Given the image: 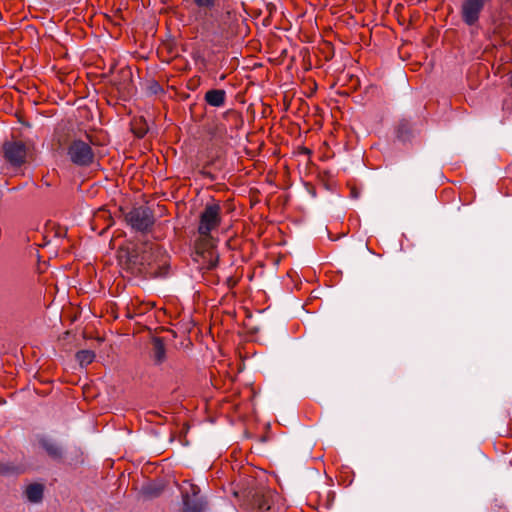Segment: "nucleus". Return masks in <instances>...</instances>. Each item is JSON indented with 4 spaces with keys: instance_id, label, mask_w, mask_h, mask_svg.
I'll use <instances>...</instances> for the list:
<instances>
[{
    "instance_id": "f257e3e1",
    "label": "nucleus",
    "mask_w": 512,
    "mask_h": 512,
    "mask_svg": "<svg viewBox=\"0 0 512 512\" xmlns=\"http://www.w3.org/2000/svg\"><path fill=\"white\" fill-rule=\"evenodd\" d=\"M164 258L162 249L148 242L144 243L142 247L126 252V264L130 269L155 277L166 275V260Z\"/></svg>"
},
{
    "instance_id": "f03ea898",
    "label": "nucleus",
    "mask_w": 512,
    "mask_h": 512,
    "mask_svg": "<svg viewBox=\"0 0 512 512\" xmlns=\"http://www.w3.org/2000/svg\"><path fill=\"white\" fill-rule=\"evenodd\" d=\"M54 140L58 148L66 150L67 158L78 167H89L95 161V153L91 146V139L86 140L73 137L70 130L65 126H59L54 133Z\"/></svg>"
},
{
    "instance_id": "7ed1b4c3",
    "label": "nucleus",
    "mask_w": 512,
    "mask_h": 512,
    "mask_svg": "<svg viewBox=\"0 0 512 512\" xmlns=\"http://www.w3.org/2000/svg\"><path fill=\"white\" fill-rule=\"evenodd\" d=\"M221 223V206L218 203L206 204L199 216L198 232L205 238L210 239V234Z\"/></svg>"
},
{
    "instance_id": "20e7f679",
    "label": "nucleus",
    "mask_w": 512,
    "mask_h": 512,
    "mask_svg": "<svg viewBox=\"0 0 512 512\" xmlns=\"http://www.w3.org/2000/svg\"><path fill=\"white\" fill-rule=\"evenodd\" d=\"M128 224L136 231L147 232L154 225L153 212L148 207H136L125 215Z\"/></svg>"
},
{
    "instance_id": "39448f33",
    "label": "nucleus",
    "mask_w": 512,
    "mask_h": 512,
    "mask_svg": "<svg viewBox=\"0 0 512 512\" xmlns=\"http://www.w3.org/2000/svg\"><path fill=\"white\" fill-rule=\"evenodd\" d=\"M187 486L181 488L183 512H203L206 501L199 496L200 488L192 483L186 482Z\"/></svg>"
},
{
    "instance_id": "423d86ee",
    "label": "nucleus",
    "mask_w": 512,
    "mask_h": 512,
    "mask_svg": "<svg viewBox=\"0 0 512 512\" xmlns=\"http://www.w3.org/2000/svg\"><path fill=\"white\" fill-rule=\"evenodd\" d=\"M490 0H463L460 6L462 21L470 27L476 26L484 7Z\"/></svg>"
},
{
    "instance_id": "0eeeda50",
    "label": "nucleus",
    "mask_w": 512,
    "mask_h": 512,
    "mask_svg": "<svg viewBox=\"0 0 512 512\" xmlns=\"http://www.w3.org/2000/svg\"><path fill=\"white\" fill-rule=\"evenodd\" d=\"M3 154L12 166H20L26 160L27 148L21 141H7L3 144Z\"/></svg>"
},
{
    "instance_id": "6e6552de",
    "label": "nucleus",
    "mask_w": 512,
    "mask_h": 512,
    "mask_svg": "<svg viewBox=\"0 0 512 512\" xmlns=\"http://www.w3.org/2000/svg\"><path fill=\"white\" fill-rule=\"evenodd\" d=\"M148 355L155 366H161L166 362L168 353L165 339L153 336L148 344Z\"/></svg>"
},
{
    "instance_id": "1a4fd4ad",
    "label": "nucleus",
    "mask_w": 512,
    "mask_h": 512,
    "mask_svg": "<svg viewBox=\"0 0 512 512\" xmlns=\"http://www.w3.org/2000/svg\"><path fill=\"white\" fill-rule=\"evenodd\" d=\"M41 448L47 453V455L55 461H61L64 456V450L62 446L54 439L49 437H42L39 440Z\"/></svg>"
},
{
    "instance_id": "9d476101",
    "label": "nucleus",
    "mask_w": 512,
    "mask_h": 512,
    "mask_svg": "<svg viewBox=\"0 0 512 512\" xmlns=\"http://www.w3.org/2000/svg\"><path fill=\"white\" fill-rule=\"evenodd\" d=\"M113 85L121 93H130L132 90V71L125 67L119 70L117 76L113 79Z\"/></svg>"
},
{
    "instance_id": "9b49d317",
    "label": "nucleus",
    "mask_w": 512,
    "mask_h": 512,
    "mask_svg": "<svg viewBox=\"0 0 512 512\" xmlns=\"http://www.w3.org/2000/svg\"><path fill=\"white\" fill-rule=\"evenodd\" d=\"M205 101L213 107H222L225 104L226 92L222 89H211L205 93Z\"/></svg>"
},
{
    "instance_id": "f8f14e48",
    "label": "nucleus",
    "mask_w": 512,
    "mask_h": 512,
    "mask_svg": "<svg viewBox=\"0 0 512 512\" xmlns=\"http://www.w3.org/2000/svg\"><path fill=\"white\" fill-rule=\"evenodd\" d=\"M44 487L42 484L33 483L27 486L25 495L32 503H39L43 498Z\"/></svg>"
},
{
    "instance_id": "ddd939ff",
    "label": "nucleus",
    "mask_w": 512,
    "mask_h": 512,
    "mask_svg": "<svg viewBox=\"0 0 512 512\" xmlns=\"http://www.w3.org/2000/svg\"><path fill=\"white\" fill-rule=\"evenodd\" d=\"M412 135H413V128H412L411 123L406 119L399 121L398 126H397V138L403 142H406V141L410 140Z\"/></svg>"
},
{
    "instance_id": "4468645a",
    "label": "nucleus",
    "mask_w": 512,
    "mask_h": 512,
    "mask_svg": "<svg viewBox=\"0 0 512 512\" xmlns=\"http://www.w3.org/2000/svg\"><path fill=\"white\" fill-rule=\"evenodd\" d=\"M163 491V485L157 483H150L142 487V493L149 497H158Z\"/></svg>"
},
{
    "instance_id": "2eb2a0df",
    "label": "nucleus",
    "mask_w": 512,
    "mask_h": 512,
    "mask_svg": "<svg viewBox=\"0 0 512 512\" xmlns=\"http://www.w3.org/2000/svg\"><path fill=\"white\" fill-rule=\"evenodd\" d=\"M76 359L81 366H87L94 361L95 353L92 350H81L77 352Z\"/></svg>"
},
{
    "instance_id": "dca6fc26",
    "label": "nucleus",
    "mask_w": 512,
    "mask_h": 512,
    "mask_svg": "<svg viewBox=\"0 0 512 512\" xmlns=\"http://www.w3.org/2000/svg\"><path fill=\"white\" fill-rule=\"evenodd\" d=\"M195 4L200 8L210 9L214 6L215 0H194Z\"/></svg>"
},
{
    "instance_id": "f3484780",
    "label": "nucleus",
    "mask_w": 512,
    "mask_h": 512,
    "mask_svg": "<svg viewBox=\"0 0 512 512\" xmlns=\"http://www.w3.org/2000/svg\"><path fill=\"white\" fill-rule=\"evenodd\" d=\"M148 90L151 94H158L163 91L162 87L157 81H151L148 85Z\"/></svg>"
},
{
    "instance_id": "a211bd4d",
    "label": "nucleus",
    "mask_w": 512,
    "mask_h": 512,
    "mask_svg": "<svg viewBox=\"0 0 512 512\" xmlns=\"http://www.w3.org/2000/svg\"><path fill=\"white\" fill-rule=\"evenodd\" d=\"M10 472V468L7 465L0 463V474H8Z\"/></svg>"
},
{
    "instance_id": "6ab92c4d",
    "label": "nucleus",
    "mask_w": 512,
    "mask_h": 512,
    "mask_svg": "<svg viewBox=\"0 0 512 512\" xmlns=\"http://www.w3.org/2000/svg\"><path fill=\"white\" fill-rule=\"evenodd\" d=\"M225 117H229V116H232V117H235L237 118L239 116V114L234 111V110H229L227 111L225 114H224Z\"/></svg>"
},
{
    "instance_id": "aec40b11",
    "label": "nucleus",
    "mask_w": 512,
    "mask_h": 512,
    "mask_svg": "<svg viewBox=\"0 0 512 512\" xmlns=\"http://www.w3.org/2000/svg\"><path fill=\"white\" fill-rule=\"evenodd\" d=\"M231 14L230 12H227L226 15L222 18V21L225 23V19H230Z\"/></svg>"
},
{
    "instance_id": "412c9836",
    "label": "nucleus",
    "mask_w": 512,
    "mask_h": 512,
    "mask_svg": "<svg viewBox=\"0 0 512 512\" xmlns=\"http://www.w3.org/2000/svg\"><path fill=\"white\" fill-rule=\"evenodd\" d=\"M220 34L224 35V34H228V32L226 31V29L224 27H221Z\"/></svg>"
},
{
    "instance_id": "4be33fe9",
    "label": "nucleus",
    "mask_w": 512,
    "mask_h": 512,
    "mask_svg": "<svg viewBox=\"0 0 512 512\" xmlns=\"http://www.w3.org/2000/svg\"><path fill=\"white\" fill-rule=\"evenodd\" d=\"M217 260L210 264L209 269H212L216 266Z\"/></svg>"
},
{
    "instance_id": "5701e85b",
    "label": "nucleus",
    "mask_w": 512,
    "mask_h": 512,
    "mask_svg": "<svg viewBox=\"0 0 512 512\" xmlns=\"http://www.w3.org/2000/svg\"><path fill=\"white\" fill-rule=\"evenodd\" d=\"M352 194H353V197H357V193L356 192L353 191Z\"/></svg>"
}]
</instances>
